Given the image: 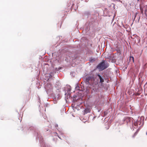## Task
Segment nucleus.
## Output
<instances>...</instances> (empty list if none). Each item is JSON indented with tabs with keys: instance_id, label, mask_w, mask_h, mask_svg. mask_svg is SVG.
Returning a JSON list of instances; mask_svg holds the SVG:
<instances>
[{
	"instance_id": "obj_12",
	"label": "nucleus",
	"mask_w": 147,
	"mask_h": 147,
	"mask_svg": "<svg viewBox=\"0 0 147 147\" xmlns=\"http://www.w3.org/2000/svg\"><path fill=\"white\" fill-rule=\"evenodd\" d=\"M105 61L103 60L99 64H105Z\"/></svg>"
},
{
	"instance_id": "obj_20",
	"label": "nucleus",
	"mask_w": 147,
	"mask_h": 147,
	"mask_svg": "<svg viewBox=\"0 0 147 147\" xmlns=\"http://www.w3.org/2000/svg\"><path fill=\"white\" fill-rule=\"evenodd\" d=\"M114 60L115 61V59H114Z\"/></svg>"
},
{
	"instance_id": "obj_18",
	"label": "nucleus",
	"mask_w": 147,
	"mask_h": 147,
	"mask_svg": "<svg viewBox=\"0 0 147 147\" xmlns=\"http://www.w3.org/2000/svg\"><path fill=\"white\" fill-rule=\"evenodd\" d=\"M72 1H74L75 0H71Z\"/></svg>"
},
{
	"instance_id": "obj_5",
	"label": "nucleus",
	"mask_w": 147,
	"mask_h": 147,
	"mask_svg": "<svg viewBox=\"0 0 147 147\" xmlns=\"http://www.w3.org/2000/svg\"><path fill=\"white\" fill-rule=\"evenodd\" d=\"M144 121V119H143L142 120L141 118H138V119L136 121V122L135 124H136L137 125L138 124L139 125H140L142 123V124H143Z\"/></svg>"
},
{
	"instance_id": "obj_19",
	"label": "nucleus",
	"mask_w": 147,
	"mask_h": 147,
	"mask_svg": "<svg viewBox=\"0 0 147 147\" xmlns=\"http://www.w3.org/2000/svg\"><path fill=\"white\" fill-rule=\"evenodd\" d=\"M146 135H147V131L146 132Z\"/></svg>"
},
{
	"instance_id": "obj_6",
	"label": "nucleus",
	"mask_w": 147,
	"mask_h": 147,
	"mask_svg": "<svg viewBox=\"0 0 147 147\" xmlns=\"http://www.w3.org/2000/svg\"><path fill=\"white\" fill-rule=\"evenodd\" d=\"M89 61L92 63H94L97 61V59L91 57L89 59Z\"/></svg>"
},
{
	"instance_id": "obj_8",
	"label": "nucleus",
	"mask_w": 147,
	"mask_h": 147,
	"mask_svg": "<svg viewBox=\"0 0 147 147\" xmlns=\"http://www.w3.org/2000/svg\"><path fill=\"white\" fill-rule=\"evenodd\" d=\"M97 76L99 78L100 80V82L102 83L104 82V79L102 78L101 76L99 74H97Z\"/></svg>"
},
{
	"instance_id": "obj_16",
	"label": "nucleus",
	"mask_w": 147,
	"mask_h": 147,
	"mask_svg": "<svg viewBox=\"0 0 147 147\" xmlns=\"http://www.w3.org/2000/svg\"><path fill=\"white\" fill-rule=\"evenodd\" d=\"M140 94V93H138V92H137L136 93V95H139Z\"/></svg>"
},
{
	"instance_id": "obj_11",
	"label": "nucleus",
	"mask_w": 147,
	"mask_h": 147,
	"mask_svg": "<svg viewBox=\"0 0 147 147\" xmlns=\"http://www.w3.org/2000/svg\"><path fill=\"white\" fill-rule=\"evenodd\" d=\"M80 87L79 86H77L76 87V90H79V91H80V90L79 89Z\"/></svg>"
},
{
	"instance_id": "obj_13",
	"label": "nucleus",
	"mask_w": 147,
	"mask_h": 147,
	"mask_svg": "<svg viewBox=\"0 0 147 147\" xmlns=\"http://www.w3.org/2000/svg\"><path fill=\"white\" fill-rule=\"evenodd\" d=\"M56 71H57L59 70H60L61 69V67H59V68H57V67H56Z\"/></svg>"
},
{
	"instance_id": "obj_9",
	"label": "nucleus",
	"mask_w": 147,
	"mask_h": 147,
	"mask_svg": "<svg viewBox=\"0 0 147 147\" xmlns=\"http://www.w3.org/2000/svg\"><path fill=\"white\" fill-rule=\"evenodd\" d=\"M134 59L133 57L132 56H130L129 57V60L130 62H134Z\"/></svg>"
},
{
	"instance_id": "obj_2",
	"label": "nucleus",
	"mask_w": 147,
	"mask_h": 147,
	"mask_svg": "<svg viewBox=\"0 0 147 147\" xmlns=\"http://www.w3.org/2000/svg\"><path fill=\"white\" fill-rule=\"evenodd\" d=\"M141 12L143 15L147 16V5L140 6Z\"/></svg>"
},
{
	"instance_id": "obj_21",
	"label": "nucleus",
	"mask_w": 147,
	"mask_h": 147,
	"mask_svg": "<svg viewBox=\"0 0 147 147\" xmlns=\"http://www.w3.org/2000/svg\"><path fill=\"white\" fill-rule=\"evenodd\" d=\"M44 64L46 65V64H46V63H45Z\"/></svg>"
},
{
	"instance_id": "obj_10",
	"label": "nucleus",
	"mask_w": 147,
	"mask_h": 147,
	"mask_svg": "<svg viewBox=\"0 0 147 147\" xmlns=\"http://www.w3.org/2000/svg\"><path fill=\"white\" fill-rule=\"evenodd\" d=\"M89 112V110L88 109H85L84 110V114L87 113Z\"/></svg>"
},
{
	"instance_id": "obj_17",
	"label": "nucleus",
	"mask_w": 147,
	"mask_h": 147,
	"mask_svg": "<svg viewBox=\"0 0 147 147\" xmlns=\"http://www.w3.org/2000/svg\"><path fill=\"white\" fill-rule=\"evenodd\" d=\"M49 77H50V78H51V77H52V76H51V75H50V76H49Z\"/></svg>"
},
{
	"instance_id": "obj_7",
	"label": "nucleus",
	"mask_w": 147,
	"mask_h": 147,
	"mask_svg": "<svg viewBox=\"0 0 147 147\" xmlns=\"http://www.w3.org/2000/svg\"><path fill=\"white\" fill-rule=\"evenodd\" d=\"M45 88L47 90L52 88L51 84L49 83H48L45 86Z\"/></svg>"
},
{
	"instance_id": "obj_3",
	"label": "nucleus",
	"mask_w": 147,
	"mask_h": 147,
	"mask_svg": "<svg viewBox=\"0 0 147 147\" xmlns=\"http://www.w3.org/2000/svg\"><path fill=\"white\" fill-rule=\"evenodd\" d=\"M108 67L107 65H98L97 67L100 71H102L106 68Z\"/></svg>"
},
{
	"instance_id": "obj_14",
	"label": "nucleus",
	"mask_w": 147,
	"mask_h": 147,
	"mask_svg": "<svg viewBox=\"0 0 147 147\" xmlns=\"http://www.w3.org/2000/svg\"><path fill=\"white\" fill-rule=\"evenodd\" d=\"M125 121H129V118H126L125 119Z\"/></svg>"
},
{
	"instance_id": "obj_15",
	"label": "nucleus",
	"mask_w": 147,
	"mask_h": 147,
	"mask_svg": "<svg viewBox=\"0 0 147 147\" xmlns=\"http://www.w3.org/2000/svg\"><path fill=\"white\" fill-rule=\"evenodd\" d=\"M136 134H136V133H135L134 134V135L133 136V138H134V137H135V136H136Z\"/></svg>"
},
{
	"instance_id": "obj_1",
	"label": "nucleus",
	"mask_w": 147,
	"mask_h": 147,
	"mask_svg": "<svg viewBox=\"0 0 147 147\" xmlns=\"http://www.w3.org/2000/svg\"><path fill=\"white\" fill-rule=\"evenodd\" d=\"M94 80V75L92 74L86 77L84 81L85 84L89 86V85H92L93 84Z\"/></svg>"
},
{
	"instance_id": "obj_4",
	"label": "nucleus",
	"mask_w": 147,
	"mask_h": 147,
	"mask_svg": "<svg viewBox=\"0 0 147 147\" xmlns=\"http://www.w3.org/2000/svg\"><path fill=\"white\" fill-rule=\"evenodd\" d=\"M113 55L111 54H108L107 56H106V58L107 59H109V60H112V62L114 61L113 59Z\"/></svg>"
}]
</instances>
